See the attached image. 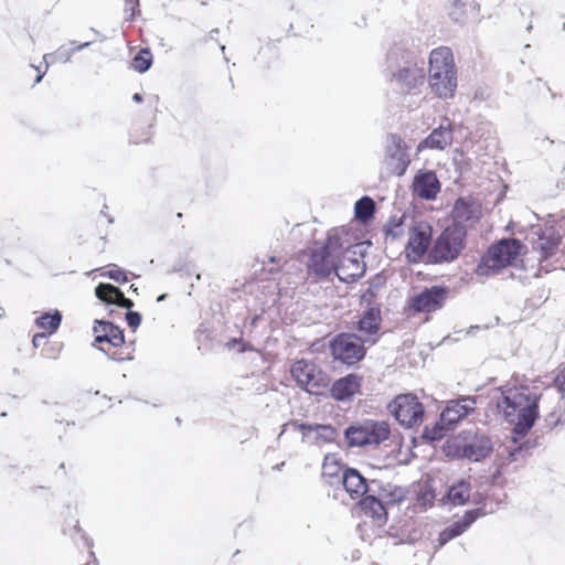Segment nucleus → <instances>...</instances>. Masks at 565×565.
Wrapping results in <instances>:
<instances>
[{
  "label": "nucleus",
  "mask_w": 565,
  "mask_h": 565,
  "mask_svg": "<svg viewBox=\"0 0 565 565\" xmlns=\"http://www.w3.org/2000/svg\"><path fill=\"white\" fill-rule=\"evenodd\" d=\"M530 447L526 443L522 445H516V440L513 439V447H507L505 450L508 451L507 460L508 462H516L519 460L525 459V457L529 454Z\"/></svg>",
  "instance_id": "obj_38"
},
{
  "label": "nucleus",
  "mask_w": 565,
  "mask_h": 565,
  "mask_svg": "<svg viewBox=\"0 0 565 565\" xmlns=\"http://www.w3.org/2000/svg\"><path fill=\"white\" fill-rule=\"evenodd\" d=\"M375 498L385 503L387 507L401 502L404 497V490L399 487L392 486L390 483L382 484L377 480H371V491Z\"/></svg>",
  "instance_id": "obj_27"
},
{
  "label": "nucleus",
  "mask_w": 565,
  "mask_h": 565,
  "mask_svg": "<svg viewBox=\"0 0 565 565\" xmlns=\"http://www.w3.org/2000/svg\"><path fill=\"white\" fill-rule=\"evenodd\" d=\"M89 44H90V42H85V43H83V44H79V45H78V46H76V47H73L72 50H75V52H77V51H81V50H83V49H85V47L89 46Z\"/></svg>",
  "instance_id": "obj_51"
},
{
  "label": "nucleus",
  "mask_w": 565,
  "mask_h": 565,
  "mask_svg": "<svg viewBox=\"0 0 565 565\" xmlns=\"http://www.w3.org/2000/svg\"><path fill=\"white\" fill-rule=\"evenodd\" d=\"M126 321L130 328L136 329L140 326L141 315L137 311L129 310L126 313Z\"/></svg>",
  "instance_id": "obj_44"
},
{
  "label": "nucleus",
  "mask_w": 565,
  "mask_h": 565,
  "mask_svg": "<svg viewBox=\"0 0 565 565\" xmlns=\"http://www.w3.org/2000/svg\"><path fill=\"white\" fill-rule=\"evenodd\" d=\"M454 224H460L469 222L478 217V210L473 203L468 202L465 199H458L452 209Z\"/></svg>",
  "instance_id": "obj_30"
},
{
  "label": "nucleus",
  "mask_w": 565,
  "mask_h": 565,
  "mask_svg": "<svg viewBox=\"0 0 565 565\" xmlns=\"http://www.w3.org/2000/svg\"><path fill=\"white\" fill-rule=\"evenodd\" d=\"M339 262L338 258H334L332 254L321 246L311 252L308 267L318 277H327L333 271L335 275L338 274Z\"/></svg>",
  "instance_id": "obj_22"
},
{
  "label": "nucleus",
  "mask_w": 565,
  "mask_h": 565,
  "mask_svg": "<svg viewBox=\"0 0 565 565\" xmlns=\"http://www.w3.org/2000/svg\"><path fill=\"white\" fill-rule=\"evenodd\" d=\"M362 377L351 373L333 382L330 388V395L333 399L348 403L356 394H361Z\"/></svg>",
  "instance_id": "obj_16"
},
{
  "label": "nucleus",
  "mask_w": 565,
  "mask_h": 565,
  "mask_svg": "<svg viewBox=\"0 0 565 565\" xmlns=\"http://www.w3.org/2000/svg\"><path fill=\"white\" fill-rule=\"evenodd\" d=\"M467 231L461 224L447 226L436 238L429 259L434 264L450 263L455 260L465 247Z\"/></svg>",
  "instance_id": "obj_4"
},
{
  "label": "nucleus",
  "mask_w": 565,
  "mask_h": 565,
  "mask_svg": "<svg viewBox=\"0 0 565 565\" xmlns=\"http://www.w3.org/2000/svg\"><path fill=\"white\" fill-rule=\"evenodd\" d=\"M449 429L451 428L439 419L431 427L425 426L422 437L428 441L440 440Z\"/></svg>",
  "instance_id": "obj_36"
},
{
  "label": "nucleus",
  "mask_w": 565,
  "mask_h": 565,
  "mask_svg": "<svg viewBox=\"0 0 565 565\" xmlns=\"http://www.w3.org/2000/svg\"><path fill=\"white\" fill-rule=\"evenodd\" d=\"M132 99H134L136 103H141V102H142V96H141V94L136 93V94H134Z\"/></svg>",
  "instance_id": "obj_54"
},
{
  "label": "nucleus",
  "mask_w": 565,
  "mask_h": 565,
  "mask_svg": "<svg viewBox=\"0 0 565 565\" xmlns=\"http://www.w3.org/2000/svg\"><path fill=\"white\" fill-rule=\"evenodd\" d=\"M497 408L507 422L514 424L513 431L525 436L539 416V398L526 386L500 388Z\"/></svg>",
  "instance_id": "obj_1"
},
{
  "label": "nucleus",
  "mask_w": 565,
  "mask_h": 565,
  "mask_svg": "<svg viewBox=\"0 0 565 565\" xmlns=\"http://www.w3.org/2000/svg\"><path fill=\"white\" fill-rule=\"evenodd\" d=\"M62 321V315L60 311H54L53 313H44L41 317L36 318L35 323L41 329L50 330V332H54L57 330Z\"/></svg>",
  "instance_id": "obj_35"
},
{
  "label": "nucleus",
  "mask_w": 565,
  "mask_h": 565,
  "mask_svg": "<svg viewBox=\"0 0 565 565\" xmlns=\"http://www.w3.org/2000/svg\"><path fill=\"white\" fill-rule=\"evenodd\" d=\"M90 555H92L93 557H95L94 552H90ZM96 564H97V561H96V558H94V565H96Z\"/></svg>",
  "instance_id": "obj_57"
},
{
  "label": "nucleus",
  "mask_w": 565,
  "mask_h": 565,
  "mask_svg": "<svg viewBox=\"0 0 565 565\" xmlns=\"http://www.w3.org/2000/svg\"><path fill=\"white\" fill-rule=\"evenodd\" d=\"M523 244L518 238H502L489 247L478 266L479 275H488L489 270L498 271L513 264L521 253Z\"/></svg>",
  "instance_id": "obj_5"
},
{
  "label": "nucleus",
  "mask_w": 565,
  "mask_h": 565,
  "mask_svg": "<svg viewBox=\"0 0 565 565\" xmlns=\"http://www.w3.org/2000/svg\"><path fill=\"white\" fill-rule=\"evenodd\" d=\"M115 305L128 309V311L134 307V301L129 298H126L124 292L120 290V294L117 295V300Z\"/></svg>",
  "instance_id": "obj_45"
},
{
  "label": "nucleus",
  "mask_w": 565,
  "mask_h": 565,
  "mask_svg": "<svg viewBox=\"0 0 565 565\" xmlns=\"http://www.w3.org/2000/svg\"><path fill=\"white\" fill-rule=\"evenodd\" d=\"M73 531L76 532L77 534H81L82 540L88 547L93 546V541L83 532L78 524V521H76L75 524L73 525Z\"/></svg>",
  "instance_id": "obj_47"
},
{
  "label": "nucleus",
  "mask_w": 565,
  "mask_h": 565,
  "mask_svg": "<svg viewBox=\"0 0 565 565\" xmlns=\"http://www.w3.org/2000/svg\"><path fill=\"white\" fill-rule=\"evenodd\" d=\"M259 319H260V316H259V315L254 316V317L252 318V320H250V326H252V327H256V326H257V323H258V321H259Z\"/></svg>",
  "instance_id": "obj_52"
},
{
  "label": "nucleus",
  "mask_w": 565,
  "mask_h": 565,
  "mask_svg": "<svg viewBox=\"0 0 565 565\" xmlns=\"http://www.w3.org/2000/svg\"><path fill=\"white\" fill-rule=\"evenodd\" d=\"M376 341V338L362 339L354 333H339L330 341L331 355L335 361L352 366L364 359L365 344L373 345Z\"/></svg>",
  "instance_id": "obj_3"
},
{
  "label": "nucleus",
  "mask_w": 565,
  "mask_h": 565,
  "mask_svg": "<svg viewBox=\"0 0 565 565\" xmlns=\"http://www.w3.org/2000/svg\"><path fill=\"white\" fill-rule=\"evenodd\" d=\"M290 372L297 385L312 395H319L329 384L328 374L315 363L305 360L296 361Z\"/></svg>",
  "instance_id": "obj_7"
},
{
  "label": "nucleus",
  "mask_w": 565,
  "mask_h": 565,
  "mask_svg": "<svg viewBox=\"0 0 565 565\" xmlns=\"http://www.w3.org/2000/svg\"><path fill=\"white\" fill-rule=\"evenodd\" d=\"M340 480L352 499L361 500L371 491V481L367 482V479L355 468H344Z\"/></svg>",
  "instance_id": "obj_17"
},
{
  "label": "nucleus",
  "mask_w": 565,
  "mask_h": 565,
  "mask_svg": "<svg viewBox=\"0 0 565 565\" xmlns=\"http://www.w3.org/2000/svg\"><path fill=\"white\" fill-rule=\"evenodd\" d=\"M554 383L558 391L565 395V367L562 370L559 374L556 375Z\"/></svg>",
  "instance_id": "obj_46"
},
{
  "label": "nucleus",
  "mask_w": 565,
  "mask_h": 565,
  "mask_svg": "<svg viewBox=\"0 0 565 565\" xmlns=\"http://www.w3.org/2000/svg\"><path fill=\"white\" fill-rule=\"evenodd\" d=\"M93 331L97 343H108L114 348L125 343L124 331L111 322L96 320Z\"/></svg>",
  "instance_id": "obj_24"
},
{
  "label": "nucleus",
  "mask_w": 565,
  "mask_h": 565,
  "mask_svg": "<svg viewBox=\"0 0 565 565\" xmlns=\"http://www.w3.org/2000/svg\"><path fill=\"white\" fill-rule=\"evenodd\" d=\"M290 425L302 433L303 443L316 446L338 443L339 431L332 425L308 424L298 420L291 422Z\"/></svg>",
  "instance_id": "obj_9"
},
{
  "label": "nucleus",
  "mask_w": 565,
  "mask_h": 565,
  "mask_svg": "<svg viewBox=\"0 0 565 565\" xmlns=\"http://www.w3.org/2000/svg\"><path fill=\"white\" fill-rule=\"evenodd\" d=\"M414 193L425 200H433L440 191L439 180L434 171H424L415 175L413 182Z\"/></svg>",
  "instance_id": "obj_23"
},
{
  "label": "nucleus",
  "mask_w": 565,
  "mask_h": 565,
  "mask_svg": "<svg viewBox=\"0 0 565 565\" xmlns=\"http://www.w3.org/2000/svg\"><path fill=\"white\" fill-rule=\"evenodd\" d=\"M391 414L401 426L413 428L423 423L425 409L423 404L413 394H401L388 404Z\"/></svg>",
  "instance_id": "obj_8"
},
{
  "label": "nucleus",
  "mask_w": 565,
  "mask_h": 565,
  "mask_svg": "<svg viewBox=\"0 0 565 565\" xmlns=\"http://www.w3.org/2000/svg\"><path fill=\"white\" fill-rule=\"evenodd\" d=\"M152 64V54L149 49H141L132 60V67L139 73L147 72Z\"/></svg>",
  "instance_id": "obj_37"
},
{
  "label": "nucleus",
  "mask_w": 565,
  "mask_h": 565,
  "mask_svg": "<svg viewBox=\"0 0 565 565\" xmlns=\"http://www.w3.org/2000/svg\"><path fill=\"white\" fill-rule=\"evenodd\" d=\"M536 239L532 243L534 252L540 254V263H543L554 256L562 243V236L554 227L540 228L535 232Z\"/></svg>",
  "instance_id": "obj_14"
},
{
  "label": "nucleus",
  "mask_w": 565,
  "mask_h": 565,
  "mask_svg": "<svg viewBox=\"0 0 565 565\" xmlns=\"http://www.w3.org/2000/svg\"><path fill=\"white\" fill-rule=\"evenodd\" d=\"M43 76H44V73H40V74L36 76V78H35V81H34V83H35V84L40 83V82L42 81Z\"/></svg>",
  "instance_id": "obj_55"
},
{
  "label": "nucleus",
  "mask_w": 565,
  "mask_h": 565,
  "mask_svg": "<svg viewBox=\"0 0 565 565\" xmlns=\"http://www.w3.org/2000/svg\"><path fill=\"white\" fill-rule=\"evenodd\" d=\"M322 247L332 254L339 260L343 257L344 253L352 248H358L360 245H353L349 238V233L343 227H335L329 231L327 241Z\"/></svg>",
  "instance_id": "obj_21"
},
{
  "label": "nucleus",
  "mask_w": 565,
  "mask_h": 565,
  "mask_svg": "<svg viewBox=\"0 0 565 565\" xmlns=\"http://www.w3.org/2000/svg\"><path fill=\"white\" fill-rule=\"evenodd\" d=\"M431 226L426 222H417L411 227L406 245L409 262H417L428 249L431 238Z\"/></svg>",
  "instance_id": "obj_11"
},
{
  "label": "nucleus",
  "mask_w": 565,
  "mask_h": 565,
  "mask_svg": "<svg viewBox=\"0 0 565 565\" xmlns=\"http://www.w3.org/2000/svg\"><path fill=\"white\" fill-rule=\"evenodd\" d=\"M452 142V129L450 124L440 125L435 128L429 136L424 140L423 145L426 148L444 150Z\"/></svg>",
  "instance_id": "obj_29"
},
{
  "label": "nucleus",
  "mask_w": 565,
  "mask_h": 565,
  "mask_svg": "<svg viewBox=\"0 0 565 565\" xmlns=\"http://www.w3.org/2000/svg\"><path fill=\"white\" fill-rule=\"evenodd\" d=\"M414 60L413 53L406 50L401 44L392 45L386 54V75L387 77L394 73L395 70L402 68L405 64H411Z\"/></svg>",
  "instance_id": "obj_28"
},
{
  "label": "nucleus",
  "mask_w": 565,
  "mask_h": 565,
  "mask_svg": "<svg viewBox=\"0 0 565 565\" xmlns=\"http://www.w3.org/2000/svg\"><path fill=\"white\" fill-rule=\"evenodd\" d=\"M323 475L328 477H338L339 472L342 468L335 462H329V458L327 457L323 462Z\"/></svg>",
  "instance_id": "obj_42"
},
{
  "label": "nucleus",
  "mask_w": 565,
  "mask_h": 565,
  "mask_svg": "<svg viewBox=\"0 0 565 565\" xmlns=\"http://www.w3.org/2000/svg\"><path fill=\"white\" fill-rule=\"evenodd\" d=\"M471 486L469 481L461 479L449 487L447 499L454 505H462L470 498Z\"/></svg>",
  "instance_id": "obj_31"
},
{
  "label": "nucleus",
  "mask_w": 565,
  "mask_h": 565,
  "mask_svg": "<svg viewBox=\"0 0 565 565\" xmlns=\"http://www.w3.org/2000/svg\"><path fill=\"white\" fill-rule=\"evenodd\" d=\"M428 84L439 98L454 97L458 85L457 70L452 52L447 46L434 49L428 60Z\"/></svg>",
  "instance_id": "obj_2"
},
{
  "label": "nucleus",
  "mask_w": 565,
  "mask_h": 565,
  "mask_svg": "<svg viewBox=\"0 0 565 565\" xmlns=\"http://www.w3.org/2000/svg\"><path fill=\"white\" fill-rule=\"evenodd\" d=\"M476 398L471 396H461L451 399L440 414V420L452 428L458 422L475 411Z\"/></svg>",
  "instance_id": "obj_15"
},
{
  "label": "nucleus",
  "mask_w": 565,
  "mask_h": 565,
  "mask_svg": "<svg viewBox=\"0 0 565 565\" xmlns=\"http://www.w3.org/2000/svg\"><path fill=\"white\" fill-rule=\"evenodd\" d=\"M86 565H90V563H87Z\"/></svg>",
  "instance_id": "obj_60"
},
{
  "label": "nucleus",
  "mask_w": 565,
  "mask_h": 565,
  "mask_svg": "<svg viewBox=\"0 0 565 565\" xmlns=\"http://www.w3.org/2000/svg\"><path fill=\"white\" fill-rule=\"evenodd\" d=\"M387 168L393 174L403 175L411 163L405 141L397 135L387 137L385 151Z\"/></svg>",
  "instance_id": "obj_10"
},
{
  "label": "nucleus",
  "mask_w": 565,
  "mask_h": 565,
  "mask_svg": "<svg viewBox=\"0 0 565 565\" xmlns=\"http://www.w3.org/2000/svg\"><path fill=\"white\" fill-rule=\"evenodd\" d=\"M563 29H564V31H565V23L563 24Z\"/></svg>",
  "instance_id": "obj_59"
},
{
  "label": "nucleus",
  "mask_w": 565,
  "mask_h": 565,
  "mask_svg": "<svg viewBox=\"0 0 565 565\" xmlns=\"http://www.w3.org/2000/svg\"><path fill=\"white\" fill-rule=\"evenodd\" d=\"M425 71L417 66L414 60L411 64L403 65L402 68L395 70L391 76V82H395L401 89L412 92L417 89L425 83Z\"/></svg>",
  "instance_id": "obj_13"
},
{
  "label": "nucleus",
  "mask_w": 565,
  "mask_h": 565,
  "mask_svg": "<svg viewBox=\"0 0 565 565\" xmlns=\"http://www.w3.org/2000/svg\"><path fill=\"white\" fill-rule=\"evenodd\" d=\"M390 425L386 422L364 420L350 425L344 430V439L349 447L380 445L390 436Z\"/></svg>",
  "instance_id": "obj_6"
},
{
  "label": "nucleus",
  "mask_w": 565,
  "mask_h": 565,
  "mask_svg": "<svg viewBox=\"0 0 565 565\" xmlns=\"http://www.w3.org/2000/svg\"><path fill=\"white\" fill-rule=\"evenodd\" d=\"M118 294H120V289L111 284L99 282L95 288L96 297L110 305H115Z\"/></svg>",
  "instance_id": "obj_34"
},
{
  "label": "nucleus",
  "mask_w": 565,
  "mask_h": 565,
  "mask_svg": "<svg viewBox=\"0 0 565 565\" xmlns=\"http://www.w3.org/2000/svg\"><path fill=\"white\" fill-rule=\"evenodd\" d=\"M241 343H242V339H236V338H234V339H231V340L226 343V347H227L228 349H233V348H235L236 345H241Z\"/></svg>",
  "instance_id": "obj_50"
},
{
  "label": "nucleus",
  "mask_w": 565,
  "mask_h": 565,
  "mask_svg": "<svg viewBox=\"0 0 565 565\" xmlns=\"http://www.w3.org/2000/svg\"><path fill=\"white\" fill-rule=\"evenodd\" d=\"M404 233L403 228V217L395 218L392 217L385 226V234L387 237H392L396 239L401 237Z\"/></svg>",
  "instance_id": "obj_40"
},
{
  "label": "nucleus",
  "mask_w": 565,
  "mask_h": 565,
  "mask_svg": "<svg viewBox=\"0 0 565 565\" xmlns=\"http://www.w3.org/2000/svg\"><path fill=\"white\" fill-rule=\"evenodd\" d=\"M475 7L468 0H452L449 9V17L456 23H463L468 12Z\"/></svg>",
  "instance_id": "obj_32"
},
{
  "label": "nucleus",
  "mask_w": 565,
  "mask_h": 565,
  "mask_svg": "<svg viewBox=\"0 0 565 565\" xmlns=\"http://www.w3.org/2000/svg\"><path fill=\"white\" fill-rule=\"evenodd\" d=\"M46 340L45 333H36L32 339V343L35 348L40 347Z\"/></svg>",
  "instance_id": "obj_48"
},
{
  "label": "nucleus",
  "mask_w": 565,
  "mask_h": 565,
  "mask_svg": "<svg viewBox=\"0 0 565 565\" xmlns=\"http://www.w3.org/2000/svg\"><path fill=\"white\" fill-rule=\"evenodd\" d=\"M359 505L364 515L373 519L377 525H383L387 521V505L375 498L374 493H369L359 501Z\"/></svg>",
  "instance_id": "obj_25"
},
{
  "label": "nucleus",
  "mask_w": 565,
  "mask_h": 565,
  "mask_svg": "<svg viewBox=\"0 0 565 565\" xmlns=\"http://www.w3.org/2000/svg\"><path fill=\"white\" fill-rule=\"evenodd\" d=\"M75 53V50L60 46L53 54H45L43 56L44 62L46 63V67L49 66L50 61L53 62H62L66 63L71 60L72 55Z\"/></svg>",
  "instance_id": "obj_39"
},
{
  "label": "nucleus",
  "mask_w": 565,
  "mask_h": 565,
  "mask_svg": "<svg viewBox=\"0 0 565 565\" xmlns=\"http://www.w3.org/2000/svg\"><path fill=\"white\" fill-rule=\"evenodd\" d=\"M482 511L480 509H473L467 511L462 518L446 529H444L438 535V544L437 547L440 548L446 545L449 541L456 539L461 535L465 531H467L471 524L478 520L482 515Z\"/></svg>",
  "instance_id": "obj_18"
},
{
  "label": "nucleus",
  "mask_w": 565,
  "mask_h": 565,
  "mask_svg": "<svg viewBox=\"0 0 565 565\" xmlns=\"http://www.w3.org/2000/svg\"><path fill=\"white\" fill-rule=\"evenodd\" d=\"M375 212V203L369 196H363L355 202L354 213L355 217L361 222L371 220Z\"/></svg>",
  "instance_id": "obj_33"
},
{
  "label": "nucleus",
  "mask_w": 565,
  "mask_h": 565,
  "mask_svg": "<svg viewBox=\"0 0 565 565\" xmlns=\"http://www.w3.org/2000/svg\"><path fill=\"white\" fill-rule=\"evenodd\" d=\"M246 351H254V347L249 343H246V342H243L241 343L239 348H238V352L243 353V352H246Z\"/></svg>",
  "instance_id": "obj_49"
},
{
  "label": "nucleus",
  "mask_w": 565,
  "mask_h": 565,
  "mask_svg": "<svg viewBox=\"0 0 565 565\" xmlns=\"http://www.w3.org/2000/svg\"><path fill=\"white\" fill-rule=\"evenodd\" d=\"M109 358H110L111 360H114V361H118V362L124 361V360H130V358L117 356V355H115V354H114V355H110Z\"/></svg>",
  "instance_id": "obj_53"
},
{
  "label": "nucleus",
  "mask_w": 565,
  "mask_h": 565,
  "mask_svg": "<svg viewBox=\"0 0 565 565\" xmlns=\"http://www.w3.org/2000/svg\"><path fill=\"white\" fill-rule=\"evenodd\" d=\"M382 317L379 306L369 307L358 322V330L364 338H376L381 327Z\"/></svg>",
  "instance_id": "obj_26"
},
{
  "label": "nucleus",
  "mask_w": 565,
  "mask_h": 565,
  "mask_svg": "<svg viewBox=\"0 0 565 565\" xmlns=\"http://www.w3.org/2000/svg\"><path fill=\"white\" fill-rule=\"evenodd\" d=\"M130 288L135 291L137 290V288H135L134 285H130Z\"/></svg>",
  "instance_id": "obj_58"
},
{
  "label": "nucleus",
  "mask_w": 565,
  "mask_h": 565,
  "mask_svg": "<svg viewBox=\"0 0 565 565\" xmlns=\"http://www.w3.org/2000/svg\"><path fill=\"white\" fill-rule=\"evenodd\" d=\"M103 277L109 278L116 282L124 284L128 281L127 274L120 268H114L102 274Z\"/></svg>",
  "instance_id": "obj_41"
},
{
  "label": "nucleus",
  "mask_w": 565,
  "mask_h": 565,
  "mask_svg": "<svg viewBox=\"0 0 565 565\" xmlns=\"http://www.w3.org/2000/svg\"><path fill=\"white\" fill-rule=\"evenodd\" d=\"M356 248H352L340 259L337 276L341 281L352 282L364 274L365 265L356 257Z\"/></svg>",
  "instance_id": "obj_19"
},
{
  "label": "nucleus",
  "mask_w": 565,
  "mask_h": 565,
  "mask_svg": "<svg viewBox=\"0 0 565 565\" xmlns=\"http://www.w3.org/2000/svg\"><path fill=\"white\" fill-rule=\"evenodd\" d=\"M139 6V0H126L125 2V13L126 20L132 21L135 18V12L137 7Z\"/></svg>",
  "instance_id": "obj_43"
},
{
  "label": "nucleus",
  "mask_w": 565,
  "mask_h": 565,
  "mask_svg": "<svg viewBox=\"0 0 565 565\" xmlns=\"http://www.w3.org/2000/svg\"><path fill=\"white\" fill-rule=\"evenodd\" d=\"M448 295V289L441 286L425 288L411 300V308L417 312H433L440 309Z\"/></svg>",
  "instance_id": "obj_12"
},
{
  "label": "nucleus",
  "mask_w": 565,
  "mask_h": 565,
  "mask_svg": "<svg viewBox=\"0 0 565 565\" xmlns=\"http://www.w3.org/2000/svg\"><path fill=\"white\" fill-rule=\"evenodd\" d=\"M166 297H167V295H166V294H162V295H160V296L157 298V301H158V302H161V301H163V300L166 299Z\"/></svg>",
  "instance_id": "obj_56"
},
{
  "label": "nucleus",
  "mask_w": 565,
  "mask_h": 565,
  "mask_svg": "<svg viewBox=\"0 0 565 565\" xmlns=\"http://www.w3.org/2000/svg\"><path fill=\"white\" fill-rule=\"evenodd\" d=\"M492 447V441L487 435L476 433L466 438L462 455L471 461H480L491 454Z\"/></svg>",
  "instance_id": "obj_20"
}]
</instances>
